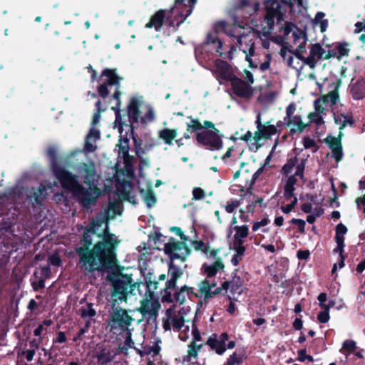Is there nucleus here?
<instances>
[{
  "instance_id": "obj_63",
  "label": "nucleus",
  "mask_w": 365,
  "mask_h": 365,
  "mask_svg": "<svg viewBox=\"0 0 365 365\" xmlns=\"http://www.w3.org/2000/svg\"><path fill=\"white\" fill-rule=\"evenodd\" d=\"M101 137V133L98 130L94 128V127H92L87 136H86V138L88 140H92V141H96L97 140H98Z\"/></svg>"
},
{
  "instance_id": "obj_12",
  "label": "nucleus",
  "mask_w": 365,
  "mask_h": 365,
  "mask_svg": "<svg viewBox=\"0 0 365 365\" xmlns=\"http://www.w3.org/2000/svg\"><path fill=\"white\" fill-rule=\"evenodd\" d=\"M259 5L257 1L236 0L232 11L234 12V16L247 20L257 12Z\"/></svg>"
},
{
  "instance_id": "obj_61",
  "label": "nucleus",
  "mask_w": 365,
  "mask_h": 365,
  "mask_svg": "<svg viewBox=\"0 0 365 365\" xmlns=\"http://www.w3.org/2000/svg\"><path fill=\"white\" fill-rule=\"evenodd\" d=\"M155 119V113L153 108L151 106H148V110L145 115L141 118V123H146L148 122H152Z\"/></svg>"
},
{
  "instance_id": "obj_9",
  "label": "nucleus",
  "mask_w": 365,
  "mask_h": 365,
  "mask_svg": "<svg viewBox=\"0 0 365 365\" xmlns=\"http://www.w3.org/2000/svg\"><path fill=\"white\" fill-rule=\"evenodd\" d=\"M54 177L58 180L61 187L71 192L79 185L78 178L76 175L68 171L63 165H54L51 170Z\"/></svg>"
},
{
  "instance_id": "obj_50",
  "label": "nucleus",
  "mask_w": 365,
  "mask_h": 365,
  "mask_svg": "<svg viewBox=\"0 0 365 365\" xmlns=\"http://www.w3.org/2000/svg\"><path fill=\"white\" fill-rule=\"evenodd\" d=\"M198 287H199V289H198L199 292L201 294H203L205 300H207V296L210 295V282L207 279H205L202 280L199 284Z\"/></svg>"
},
{
  "instance_id": "obj_32",
  "label": "nucleus",
  "mask_w": 365,
  "mask_h": 365,
  "mask_svg": "<svg viewBox=\"0 0 365 365\" xmlns=\"http://www.w3.org/2000/svg\"><path fill=\"white\" fill-rule=\"evenodd\" d=\"M117 146L118 148V155L121 156L125 161L128 160L130 158L129 139L127 137L123 138L120 135Z\"/></svg>"
},
{
  "instance_id": "obj_26",
  "label": "nucleus",
  "mask_w": 365,
  "mask_h": 365,
  "mask_svg": "<svg viewBox=\"0 0 365 365\" xmlns=\"http://www.w3.org/2000/svg\"><path fill=\"white\" fill-rule=\"evenodd\" d=\"M348 232L345 225L340 222L336 226L335 229V242L336 243V251H341L342 247H345L344 235Z\"/></svg>"
},
{
  "instance_id": "obj_8",
  "label": "nucleus",
  "mask_w": 365,
  "mask_h": 365,
  "mask_svg": "<svg viewBox=\"0 0 365 365\" xmlns=\"http://www.w3.org/2000/svg\"><path fill=\"white\" fill-rule=\"evenodd\" d=\"M223 134H220L219 130H203L196 134V140L207 150H220L223 148Z\"/></svg>"
},
{
  "instance_id": "obj_53",
  "label": "nucleus",
  "mask_w": 365,
  "mask_h": 365,
  "mask_svg": "<svg viewBox=\"0 0 365 365\" xmlns=\"http://www.w3.org/2000/svg\"><path fill=\"white\" fill-rule=\"evenodd\" d=\"M192 245L196 251H202L205 254H207L209 252V245L202 240H194L192 242Z\"/></svg>"
},
{
  "instance_id": "obj_11",
  "label": "nucleus",
  "mask_w": 365,
  "mask_h": 365,
  "mask_svg": "<svg viewBox=\"0 0 365 365\" xmlns=\"http://www.w3.org/2000/svg\"><path fill=\"white\" fill-rule=\"evenodd\" d=\"M247 25V22H244L243 20H240V18L234 16L232 24H230L225 21H217L215 24V30L217 33L222 32L227 34V36L235 37L237 41L238 36H245L247 37L248 39H250L248 35L237 34V29H244L245 26Z\"/></svg>"
},
{
  "instance_id": "obj_49",
  "label": "nucleus",
  "mask_w": 365,
  "mask_h": 365,
  "mask_svg": "<svg viewBox=\"0 0 365 365\" xmlns=\"http://www.w3.org/2000/svg\"><path fill=\"white\" fill-rule=\"evenodd\" d=\"M309 53H311L312 56L317 58V59H322L324 57L323 55L324 54L325 51L320 45V43H316L312 44Z\"/></svg>"
},
{
  "instance_id": "obj_64",
  "label": "nucleus",
  "mask_w": 365,
  "mask_h": 365,
  "mask_svg": "<svg viewBox=\"0 0 365 365\" xmlns=\"http://www.w3.org/2000/svg\"><path fill=\"white\" fill-rule=\"evenodd\" d=\"M192 200H201L205 198V192L202 188L195 187L192 190Z\"/></svg>"
},
{
  "instance_id": "obj_25",
  "label": "nucleus",
  "mask_w": 365,
  "mask_h": 365,
  "mask_svg": "<svg viewBox=\"0 0 365 365\" xmlns=\"http://www.w3.org/2000/svg\"><path fill=\"white\" fill-rule=\"evenodd\" d=\"M285 122L288 126H293V128H291L289 132V134L291 135H293L297 132H298L299 133H302L305 128L309 125L304 123L302 120L301 115H294L293 117L287 119Z\"/></svg>"
},
{
  "instance_id": "obj_41",
  "label": "nucleus",
  "mask_w": 365,
  "mask_h": 365,
  "mask_svg": "<svg viewBox=\"0 0 365 365\" xmlns=\"http://www.w3.org/2000/svg\"><path fill=\"white\" fill-rule=\"evenodd\" d=\"M190 122L187 123V132L192 133L203 129V126L198 119L193 118L191 115L187 116Z\"/></svg>"
},
{
  "instance_id": "obj_33",
  "label": "nucleus",
  "mask_w": 365,
  "mask_h": 365,
  "mask_svg": "<svg viewBox=\"0 0 365 365\" xmlns=\"http://www.w3.org/2000/svg\"><path fill=\"white\" fill-rule=\"evenodd\" d=\"M177 134L176 129L164 128L160 130L159 138L162 139L165 144L171 145Z\"/></svg>"
},
{
  "instance_id": "obj_34",
  "label": "nucleus",
  "mask_w": 365,
  "mask_h": 365,
  "mask_svg": "<svg viewBox=\"0 0 365 365\" xmlns=\"http://www.w3.org/2000/svg\"><path fill=\"white\" fill-rule=\"evenodd\" d=\"M341 80L337 79L336 82L332 83V86H334V90L331 91H329L327 95L329 98V101L331 103V106H334L337 103V101H339V88L341 86Z\"/></svg>"
},
{
  "instance_id": "obj_2",
  "label": "nucleus",
  "mask_w": 365,
  "mask_h": 365,
  "mask_svg": "<svg viewBox=\"0 0 365 365\" xmlns=\"http://www.w3.org/2000/svg\"><path fill=\"white\" fill-rule=\"evenodd\" d=\"M92 234L96 235L93 227L84 228V232L80 240V246L75 248V252L79 257L78 263L82 269L91 273L104 272L100 252L96 250V242L93 245Z\"/></svg>"
},
{
  "instance_id": "obj_15",
  "label": "nucleus",
  "mask_w": 365,
  "mask_h": 365,
  "mask_svg": "<svg viewBox=\"0 0 365 365\" xmlns=\"http://www.w3.org/2000/svg\"><path fill=\"white\" fill-rule=\"evenodd\" d=\"M233 93L241 98L250 99L253 96L254 90L245 81L235 76L231 81Z\"/></svg>"
},
{
  "instance_id": "obj_40",
  "label": "nucleus",
  "mask_w": 365,
  "mask_h": 365,
  "mask_svg": "<svg viewBox=\"0 0 365 365\" xmlns=\"http://www.w3.org/2000/svg\"><path fill=\"white\" fill-rule=\"evenodd\" d=\"M349 44L346 42H338L334 46L335 51L337 53V59L340 60L343 56H347L350 51V49L348 48Z\"/></svg>"
},
{
  "instance_id": "obj_19",
  "label": "nucleus",
  "mask_w": 365,
  "mask_h": 365,
  "mask_svg": "<svg viewBox=\"0 0 365 365\" xmlns=\"http://www.w3.org/2000/svg\"><path fill=\"white\" fill-rule=\"evenodd\" d=\"M83 171L84 174V183L89 186V188L93 187L96 191H98L96 187V182L98 176L96 174V168L93 164L83 163Z\"/></svg>"
},
{
  "instance_id": "obj_10",
  "label": "nucleus",
  "mask_w": 365,
  "mask_h": 365,
  "mask_svg": "<svg viewBox=\"0 0 365 365\" xmlns=\"http://www.w3.org/2000/svg\"><path fill=\"white\" fill-rule=\"evenodd\" d=\"M197 0H175L174 6L168 13H175V19L178 21L177 26L182 24L192 14Z\"/></svg>"
},
{
  "instance_id": "obj_59",
  "label": "nucleus",
  "mask_w": 365,
  "mask_h": 365,
  "mask_svg": "<svg viewBox=\"0 0 365 365\" xmlns=\"http://www.w3.org/2000/svg\"><path fill=\"white\" fill-rule=\"evenodd\" d=\"M125 339L124 341V346L121 348L122 350H127L128 348H133L134 345V342L132 340V333L131 330L125 331Z\"/></svg>"
},
{
  "instance_id": "obj_22",
  "label": "nucleus",
  "mask_w": 365,
  "mask_h": 365,
  "mask_svg": "<svg viewBox=\"0 0 365 365\" xmlns=\"http://www.w3.org/2000/svg\"><path fill=\"white\" fill-rule=\"evenodd\" d=\"M140 101L135 97L131 98L128 105V116L129 118L130 125L133 126L134 123H138L139 121L140 111L139 107Z\"/></svg>"
},
{
  "instance_id": "obj_58",
  "label": "nucleus",
  "mask_w": 365,
  "mask_h": 365,
  "mask_svg": "<svg viewBox=\"0 0 365 365\" xmlns=\"http://www.w3.org/2000/svg\"><path fill=\"white\" fill-rule=\"evenodd\" d=\"M192 339L191 342L197 343L202 340L200 332L197 328V326L195 324V319L192 321Z\"/></svg>"
},
{
  "instance_id": "obj_31",
  "label": "nucleus",
  "mask_w": 365,
  "mask_h": 365,
  "mask_svg": "<svg viewBox=\"0 0 365 365\" xmlns=\"http://www.w3.org/2000/svg\"><path fill=\"white\" fill-rule=\"evenodd\" d=\"M224 267L222 259L218 258L210 265L204 264L202 268L204 269V272L207 274V277L210 278L215 276L219 270L223 269Z\"/></svg>"
},
{
  "instance_id": "obj_13",
  "label": "nucleus",
  "mask_w": 365,
  "mask_h": 365,
  "mask_svg": "<svg viewBox=\"0 0 365 365\" xmlns=\"http://www.w3.org/2000/svg\"><path fill=\"white\" fill-rule=\"evenodd\" d=\"M343 133L341 130L339 131L337 137L329 135L324 139V142L331 150V157L335 159L336 163L340 162L344 157L343 147L341 143V138Z\"/></svg>"
},
{
  "instance_id": "obj_62",
  "label": "nucleus",
  "mask_w": 365,
  "mask_h": 365,
  "mask_svg": "<svg viewBox=\"0 0 365 365\" xmlns=\"http://www.w3.org/2000/svg\"><path fill=\"white\" fill-rule=\"evenodd\" d=\"M310 123H314L317 125H322L324 123L323 117L317 113H309L308 115Z\"/></svg>"
},
{
  "instance_id": "obj_27",
  "label": "nucleus",
  "mask_w": 365,
  "mask_h": 365,
  "mask_svg": "<svg viewBox=\"0 0 365 365\" xmlns=\"http://www.w3.org/2000/svg\"><path fill=\"white\" fill-rule=\"evenodd\" d=\"M333 115L334 123L337 125H340L339 130H344L347 125L351 126L354 123V120L351 113L345 115L334 112Z\"/></svg>"
},
{
  "instance_id": "obj_5",
  "label": "nucleus",
  "mask_w": 365,
  "mask_h": 365,
  "mask_svg": "<svg viewBox=\"0 0 365 365\" xmlns=\"http://www.w3.org/2000/svg\"><path fill=\"white\" fill-rule=\"evenodd\" d=\"M96 235L102 238V240L96 242V250L100 252L102 267L104 272H108L117 266L116 250L120 240L117 239L115 234L109 232L108 225L101 233H96Z\"/></svg>"
},
{
  "instance_id": "obj_44",
  "label": "nucleus",
  "mask_w": 365,
  "mask_h": 365,
  "mask_svg": "<svg viewBox=\"0 0 365 365\" xmlns=\"http://www.w3.org/2000/svg\"><path fill=\"white\" fill-rule=\"evenodd\" d=\"M269 122H267V125H263L261 123L260 130H262L264 135V139H269L272 135H275L277 133V126L274 125H269Z\"/></svg>"
},
{
  "instance_id": "obj_17",
  "label": "nucleus",
  "mask_w": 365,
  "mask_h": 365,
  "mask_svg": "<svg viewBox=\"0 0 365 365\" xmlns=\"http://www.w3.org/2000/svg\"><path fill=\"white\" fill-rule=\"evenodd\" d=\"M215 74L218 81L224 80L230 82L236 76L232 67L225 61L216 59L215 61Z\"/></svg>"
},
{
  "instance_id": "obj_35",
  "label": "nucleus",
  "mask_w": 365,
  "mask_h": 365,
  "mask_svg": "<svg viewBox=\"0 0 365 365\" xmlns=\"http://www.w3.org/2000/svg\"><path fill=\"white\" fill-rule=\"evenodd\" d=\"M205 43L207 44H212L216 47V52H217L221 57H225V54L221 51L222 48V42L217 37V36L208 34L206 36Z\"/></svg>"
},
{
  "instance_id": "obj_37",
  "label": "nucleus",
  "mask_w": 365,
  "mask_h": 365,
  "mask_svg": "<svg viewBox=\"0 0 365 365\" xmlns=\"http://www.w3.org/2000/svg\"><path fill=\"white\" fill-rule=\"evenodd\" d=\"M203 344H197V343L190 342L187 345V354L186 355L185 360L190 361L192 358H197L198 353L200 351L201 348L203 346Z\"/></svg>"
},
{
  "instance_id": "obj_54",
  "label": "nucleus",
  "mask_w": 365,
  "mask_h": 365,
  "mask_svg": "<svg viewBox=\"0 0 365 365\" xmlns=\"http://www.w3.org/2000/svg\"><path fill=\"white\" fill-rule=\"evenodd\" d=\"M244 242L245 241L242 240H233V250L235 251V253H238L239 255H244L246 251Z\"/></svg>"
},
{
  "instance_id": "obj_4",
  "label": "nucleus",
  "mask_w": 365,
  "mask_h": 365,
  "mask_svg": "<svg viewBox=\"0 0 365 365\" xmlns=\"http://www.w3.org/2000/svg\"><path fill=\"white\" fill-rule=\"evenodd\" d=\"M101 76H106V81L102 84L99 85L97 88L98 95L103 99L106 98L109 94L108 86H115V91L113 95V98L117 101L116 107H113L112 109L115 111V125L118 128L120 135H122L123 126L128 128V124L123 120L122 115L120 110V97L121 93L120 91L121 78L116 73L115 69L105 68L101 72Z\"/></svg>"
},
{
  "instance_id": "obj_39",
  "label": "nucleus",
  "mask_w": 365,
  "mask_h": 365,
  "mask_svg": "<svg viewBox=\"0 0 365 365\" xmlns=\"http://www.w3.org/2000/svg\"><path fill=\"white\" fill-rule=\"evenodd\" d=\"M144 284L146 287L145 295L150 299H154L155 297V291L158 289V282L149 279L146 280Z\"/></svg>"
},
{
  "instance_id": "obj_42",
  "label": "nucleus",
  "mask_w": 365,
  "mask_h": 365,
  "mask_svg": "<svg viewBox=\"0 0 365 365\" xmlns=\"http://www.w3.org/2000/svg\"><path fill=\"white\" fill-rule=\"evenodd\" d=\"M352 97L354 100H361L365 97V85L356 83L352 87Z\"/></svg>"
},
{
  "instance_id": "obj_1",
  "label": "nucleus",
  "mask_w": 365,
  "mask_h": 365,
  "mask_svg": "<svg viewBox=\"0 0 365 365\" xmlns=\"http://www.w3.org/2000/svg\"><path fill=\"white\" fill-rule=\"evenodd\" d=\"M164 252L169 257L168 264V280L165 287L160 290L161 301L163 303H176L183 304L186 297L198 298L199 296L194 292V288L187 285L177 287V282L183 275V270L174 263L175 259L185 262L190 255L191 250L184 243L179 242L171 237L169 242L164 245Z\"/></svg>"
},
{
  "instance_id": "obj_55",
  "label": "nucleus",
  "mask_w": 365,
  "mask_h": 365,
  "mask_svg": "<svg viewBox=\"0 0 365 365\" xmlns=\"http://www.w3.org/2000/svg\"><path fill=\"white\" fill-rule=\"evenodd\" d=\"M306 161V159H302L300 163H297L296 165V171L294 175L297 177H299L302 180H304V178Z\"/></svg>"
},
{
  "instance_id": "obj_36",
  "label": "nucleus",
  "mask_w": 365,
  "mask_h": 365,
  "mask_svg": "<svg viewBox=\"0 0 365 365\" xmlns=\"http://www.w3.org/2000/svg\"><path fill=\"white\" fill-rule=\"evenodd\" d=\"M128 126V129L130 131L131 136L133 140V145L135 150L136 155L138 158H140L141 155L145 153V150L142 148L143 140L140 138H137L134 135V127L130 125H127Z\"/></svg>"
},
{
  "instance_id": "obj_48",
  "label": "nucleus",
  "mask_w": 365,
  "mask_h": 365,
  "mask_svg": "<svg viewBox=\"0 0 365 365\" xmlns=\"http://www.w3.org/2000/svg\"><path fill=\"white\" fill-rule=\"evenodd\" d=\"M108 219L106 216L101 215L93 218L87 227H93V232H96V228L101 227L103 223H106V225H108Z\"/></svg>"
},
{
  "instance_id": "obj_51",
  "label": "nucleus",
  "mask_w": 365,
  "mask_h": 365,
  "mask_svg": "<svg viewBox=\"0 0 365 365\" xmlns=\"http://www.w3.org/2000/svg\"><path fill=\"white\" fill-rule=\"evenodd\" d=\"M357 349L356 342L352 339H346L342 344V349L348 354H354Z\"/></svg>"
},
{
  "instance_id": "obj_43",
  "label": "nucleus",
  "mask_w": 365,
  "mask_h": 365,
  "mask_svg": "<svg viewBox=\"0 0 365 365\" xmlns=\"http://www.w3.org/2000/svg\"><path fill=\"white\" fill-rule=\"evenodd\" d=\"M233 229L235 231L234 235V240H244L249 235V227L248 225L235 226Z\"/></svg>"
},
{
  "instance_id": "obj_38",
  "label": "nucleus",
  "mask_w": 365,
  "mask_h": 365,
  "mask_svg": "<svg viewBox=\"0 0 365 365\" xmlns=\"http://www.w3.org/2000/svg\"><path fill=\"white\" fill-rule=\"evenodd\" d=\"M297 163L298 158L297 155L289 158L287 160V163L282 166L281 173L284 176H288L292 171L293 168L296 167Z\"/></svg>"
},
{
  "instance_id": "obj_21",
  "label": "nucleus",
  "mask_w": 365,
  "mask_h": 365,
  "mask_svg": "<svg viewBox=\"0 0 365 365\" xmlns=\"http://www.w3.org/2000/svg\"><path fill=\"white\" fill-rule=\"evenodd\" d=\"M46 187L41 185L38 187H31L27 190V199L32 205H41L46 196Z\"/></svg>"
},
{
  "instance_id": "obj_47",
  "label": "nucleus",
  "mask_w": 365,
  "mask_h": 365,
  "mask_svg": "<svg viewBox=\"0 0 365 365\" xmlns=\"http://www.w3.org/2000/svg\"><path fill=\"white\" fill-rule=\"evenodd\" d=\"M182 312H184V308L179 311L180 317L175 315L172 317V325L177 331H180L184 326L185 319Z\"/></svg>"
},
{
  "instance_id": "obj_14",
  "label": "nucleus",
  "mask_w": 365,
  "mask_h": 365,
  "mask_svg": "<svg viewBox=\"0 0 365 365\" xmlns=\"http://www.w3.org/2000/svg\"><path fill=\"white\" fill-rule=\"evenodd\" d=\"M93 188L88 190L79 183L72 192L73 195L84 208H88L91 205L95 204L96 201L97 196H93L91 192Z\"/></svg>"
},
{
  "instance_id": "obj_57",
  "label": "nucleus",
  "mask_w": 365,
  "mask_h": 365,
  "mask_svg": "<svg viewBox=\"0 0 365 365\" xmlns=\"http://www.w3.org/2000/svg\"><path fill=\"white\" fill-rule=\"evenodd\" d=\"M241 204V200H234L228 201L227 205L224 206L225 210L228 213H232Z\"/></svg>"
},
{
  "instance_id": "obj_20",
  "label": "nucleus",
  "mask_w": 365,
  "mask_h": 365,
  "mask_svg": "<svg viewBox=\"0 0 365 365\" xmlns=\"http://www.w3.org/2000/svg\"><path fill=\"white\" fill-rule=\"evenodd\" d=\"M133 183L127 180H121L117 183V190L118 195L123 200H128L133 204H135V195H131Z\"/></svg>"
},
{
  "instance_id": "obj_3",
  "label": "nucleus",
  "mask_w": 365,
  "mask_h": 365,
  "mask_svg": "<svg viewBox=\"0 0 365 365\" xmlns=\"http://www.w3.org/2000/svg\"><path fill=\"white\" fill-rule=\"evenodd\" d=\"M302 4V0H265L264 2L265 15L262 22V31H258V36L267 38L271 34L275 22L281 24L284 21L287 11H292L294 3Z\"/></svg>"
},
{
  "instance_id": "obj_45",
  "label": "nucleus",
  "mask_w": 365,
  "mask_h": 365,
  "mask_svg": "<svg viewBox=\"0 0 365 365\" xmlns=\"http://www.w3.org/2000/svg\"><path fill=\"white\" fill-rule=\"evenodd\" d=\"M47 156L51 161V170L54 169V165L60 166L62 163L58 160L57 152L54 147H49L47 150Z\"/></svg>"
},
{
  "instance_id": "obj_30",
  "label": "nucleus",
  "mask_w": 365,
  "mask_h": 365,
  "mask_svg": "<svg viewBox=\"0 0 365 365\" xmlns=\"http://www.w3.org/2000/svg\"><path fill=\"white\" fill-rule=\"evenodd\" d=\"M238 271V269H235L232 273L230 292L232 294H241L242 293V287L243 286V282L241 277L237 275Z\"/></svg>"
},
{
  "instance_id": "obj_18",
  "label": "nucleus",
  "mask_w": 365,
  "mask_h": 365,
  "mask_svg": "<svg viewBox=\"0 0 365 365\" xmlns=\"http://www.w3.org/2000/svg\"><path fill=\"white\" fill-rule=\"evenodd\" d=\"M237 45L240 50L246 54V61L249 62L250 68H257V66L254 64L251 57L254 56L255 51V42L252 39H248L247 37L238 36Z\"/></svg>"
},
{
  "instance_id": "obj_56",
  "label": "nucleus",
  "mask_w": 365,
  "mask_h": 365,
  "mask_svg": "<svg viewBox=\"0 0 365 365\" xmlns=\"http://www.w3.org/2000/svg\"><path fill=\"white\" fill-rule=\"evenodd\" d=\"M145 202L146 203L148 207H151L156 202V197L153 191L151 189H149L146 192L144 197Z\"/></svg>"
},
{
  "instance_id": "obj_28",
  "label": "nucleus",
  "mask_w": 365,
  "mask_h": 365,
  "mask_svg": "<svg viewBox=\"0 0 365 365\" xmlns=\"http://www.w3.org/2000/svg\"><path fill=\"white\" fill-rule=\"evenodd\" d=\"M116 354H113L110 349L106 347H101L95 356L101 365H107L113 360Z\"/></svg>"
},
{
  "instance_id": "obj_29",
  "label": "nucleus",
  "mask_w": 365,
  "mask_h": 365,
  "mask_svg": "<svg viewBox=\"0 0 365 365\" xmlns=\"http://www.w3.org/2000/svg\"><path fill=\"white\" fill-rule=\"evenodd\" d=\"M247 359L246 352L244 349H237L227 359L223 365H241Z\"/></svg>"
},
{
  "instance_id": "obj_7",
  "label": "nucleus",
  "mask_w": 365,
  "mask_h": 365,
  "mask_svg": "<svg viewBox=\"0 0 365 365\" xmlns=\"http://www.w3.org/2000/svg\"><path fill=\"white\" fill-rule=\"evenodd\" d=\"M111 312L108 319V327L110 332L116 334L128 331L134 319L128 314V310L111 304Z\"/></svg>"
},
{
  "instance_id": "obj_23",
  "label": "nucleus",
  "mask_w": 365,
  "mask_h": 365,
  "mask_svg": "<svg viewBox=\"0 0 365 365\" xmlns=\"http://www.w3.org/2000/svg\"><path fill=\"white\" fill-rule=\"evenodd\" d=\"M166 16L165 9L157 11L151 17L150 21L145 24V28H154L156 31H160Z\"/></svg>"
},
{
  "instance_id": "obj_16",
  "label": "nucleus",
  "mask_w": 365,
  "mask_h": 365,
  "mask_svg": "<svg viewBox=\"0 0 365 365\" xmlns=\"http://www.w3.org/2000/svg\"><path fill=\"white\" fill-rule=\"evenodd\" d=\"M230 338L227 332H222L219 337L217 334H213L206 341L205 344L208 345L210 349L218 355H222L226 351V341Z\"/></svg>"
},
{
  "instance_id": "obj_24",
  "label": "nucleus",
  "mask_w": 365,
  "mask_h": 365,
  "mask_svg": "<svg viewBox=\"0 0 365 365\" xmlns=\"http://www.w3.org/2000/svg\"><path fill=\"white\" fill-rule=\"evenodd\" d=\"M153 299L147 298L144 299L141 303V307L139 309V312L145 317L147 314L150 317H156L158 315L159 304L158 302H153Z\"/></svg>"
},
{
  "instance_id": "obj_46",
  "label": "nucleus",
  "mask_w": 365,
  "mask_h": 365,
  "mask_svg": "<svg viewBox=\"0 0 365 365\" xmlns=\"http://www.w3.org/2000/svg\"><path fill=\"white\" fill-rule=\"evenodd\" d=\"M93 304L92 303H87L86 307H82L80 309L81 317L83 319L87 317H94L96 315V311L93 309Z\"/></svg>"
},
{
  "instance_id": "obj_52",
  "label": "nucleus",
  "mask_w": 365,
  "mask_h": 365,
  "mask_svg": "<svg viewBox=\"0 0 365 365\" xmlns=\"http://www.w3.org/2000/svg\"><path fill=\"white\" fill-rule=\"evenodd\" d=\"M14 225L13 221L9 218V215H5L1 217L0 221V230H5L6 232L9 231Z\"/></svg>"
},
{
  "instance_id": "obj_60",
  "label": "nucleus",
  "mask_w": 365,
  "mask_h": 365,
  "mask_svg": "<svg viewBox=\"0 0 365 365\" xmlns=\"http://www.w3.org/2000/svg\"><path fill=\"white\" fill-rule=\"evenodd\" d=\"M256 124H257V130L255 133L254 139L256 142H258L261 139H264V135L262 134V130H260V128H259V127H261L260 114H258L257 116Z\"/></svg>"
},
{
  "instance_id": "obj_6",
  "label": "nucleus",
  "mask_w": 365,
  "mask_h": 365,
  "mask_svg": "<svg viewBox=\"0 0 365 365\" xmlns=\"http://www.w3.org/2000/svg\"><path fill=\"white\" fill-rule=\"evenodd\" d=\"M108 279L112 287L111 304L113 306L119 305L123 302H127L128 294H133L135 289L139 288L142 284L133 282L131 274L123 273L108 276Z\"/></svg>"
}]
</instances>
